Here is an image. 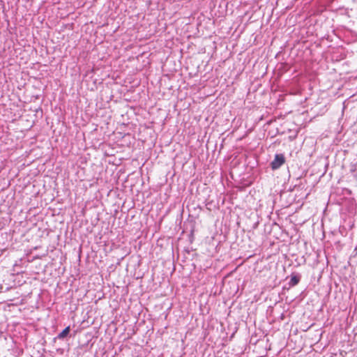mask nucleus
<instances>
[{"mask_svg":"<svg viewBox=\"0 0 357 357\" xmlns=\"http://www.w3.org/2000/svg\"><path fill=\"white\" fill-rule=\"evenodd\" d=\"M285 162V158L283 154H276L273 160L271 163L272 169H279Z\"/></svg>","mask_w":357,"mask_h":357,"instance_id":"1","label":"nucleus"},{"mask_svg":"<svg viewBox=\"0 0 357 357\" xmlns=\"http://www.w3.org/2000/svg\"><path fill=\"white\" fill-rule=\"evenodd\" d=\"M301 276L298 274H291L290 281L289 282V286L294 287L297 285L301 280Z\"/></svg>","mask_w":357,"mask_h":357,"instance_id":"2","label":"nucleus"},{"mask_svg":"<svg viewBox=\"0 0 357 357\" xmlns=\"http://www.w3.org/2000/svg\"><path fill=\"white\" fill-rule=\"evenodd\" d=\"M70 331V328L69 327H66V328H64L62 332H61L59 333V335H68V333H69Z\"/></svg>","mask_w":357,"mask_h":357,"instance_id":"3","label":"nucleus"},{"mask_svg":"<svg viewBox=\"0 0 357 357\" xmlns=\"http://www.w3.org/2000/svg\"><path fill=\"white\" fill-rule=\"evenodd\" d=\"M344 194H347V195H350L351 194L350 190H348V189L344 190Z\"/></svg>","mask_w":357,"mask_h":357,"instance_id":"4","label":"nucleus"},{"mask_svg":"<svg viewBox=\"0 0 357 357\" xmlns=\"http://www.w3.org/2000/svg\"><path fill=\"white\" fill-rule=\"evenodd\" d=\"M342 50V47H337V48H336V54H337V53L340 52V51H341Z\"/></svg>","mask_w":357,"mask_h":357,"instance_id":"5","label":"nucleus"},{"mask_svg":"<svg viewBox=\"0 0 357 357\" xmlns=\"http://www.w3.org/2000/svg\"><path fill=\"white\" fill-rule=\"evenodd\" d=\"M14 337H15V336H10V337H11V339H12V341H13V342H15V340H14Z\"/></svg>","mask_w":357,"mask_h":357,"instance_id":"6","label":"nucleus"},{"mask_svg":"<svg viewBox=\"0 0 357 357\" xmlns=\"http://www.w3.org/2000/svg\"><path fill=\"white\" fill-rule=\"evenodd\" d=\"M335 193H336V195L338 193V188H336Z\"/></svg>","mask_w":357,"mask_h":357,"instance_id":"7","label":"nucleus"},{"mask_svg":"<svg viewBox=\"0 0 357 357\" xmlns=\"http://www.w3.org/2000/svg\"><path fill=\"white\" fill-rule=\"evenodd\" d=\"M59 337H64L65 336H63V335H61V336H58Z\"/></svg>","mask_w":357,"mask_h":357,"instance_id":"8","label":"nucleus"},{"mask_svg":"<svg viewBox=\"0 0 357 357\" xmlns=\"http://www.w3.org/2000/svg\"><path fill=\"white\" fill-rule=\"evenodd\" d=\"M338 202H339V201H338L337 199H336V200H335L336 204H337V203H338Z\"/></svg>","mask_w":357,"mask_h":357,"instance_id":"9","label":"nucleus"}]
</instances>
